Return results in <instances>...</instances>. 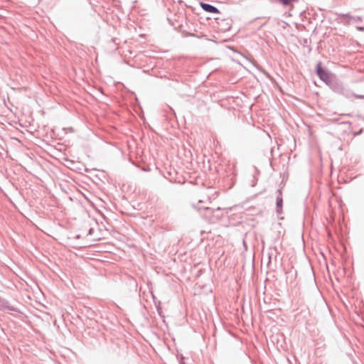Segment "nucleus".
Returning a JSON list of instances; mask_svg holds the SVG:
<instances>
[{
  "label": "nucleus",
  "mask_w": 364,
  "mask_h": 364,
  "mask_svg": "<svg viewBox=\"0 0 364 364\" xmlns=\"http://www.w3.org/2000/svg\"><path fill=\"white\" fill-rule=\"evenodd\" d=\"M89 234L92 237V240L100 241L105 238L106 231H102V230H100L99 226L97 225L95 228H90Z\"/></svg>",
  "instance_id": "nucleus-1"
},
{
  "label": "nucleus",
  "mask_w": 364,
  "mask_h": 364,
  "mask_svg": "<svg viewBox=\"0 0 364 364\" xmlns=\"http://www.w3.org/2000/svg\"><path fill=\"white\" fill-rule=\"evenodd\" d=\"M316 73L319 78L325 82H328L331 80L330 74L322 68L321 63L317 65Z\"/></svg>",
  "instance_id": "nucleus-2"
},
{
  "label": "nucleus",
  "mask_w": 364,
  "mask_h": 364,
  "mask_svg": "<svg viewBox=\"0 0 364 364\" xmlns=\"http://www.w3.org/2000/svg\"><path fill=\"white\" fill-rule=\"evenodd\" d=\"M200 6L204 11H205L207 12L214 13V14L220 13V11L216 7H215L212 5L201 2L200 4Z\"/></svg>",
  "instance_id": "nucleus-3"
},
{
  "label": "nucleus",
  "mask_w": 364,
  "mask_h": 364,
  "mask_svg": "<svg viewBox=\"0 0 364 364\" xmlns=\"http://www.w3.org/2000/svg\"><path fill=\"white\" fill-rule=\"evenodd\" d=\"M215 21L218 24H220V23H223L225 24L224 28H221L223 31H228L231 28V23L229 18L220 19L219 18H216Z\"/></svg>",
  "instance_id": "nucleus-4"
},
{
  "label": "nucleus",
  "mask_w": 364,
  "mask_h": 364,
  "mask_svg": "<svg viewBox=\"0 0 364 364\" xmlns=\"http://www.w3.org/2000/svg\"><path fill=\"white\" fill-rule=\"evenodd\" d=\"M280 1L283 5L287 6L290 4L294 0H278Z\"/></svg>",
  "instance_id": "nucleus-5"
}]
</instances>
